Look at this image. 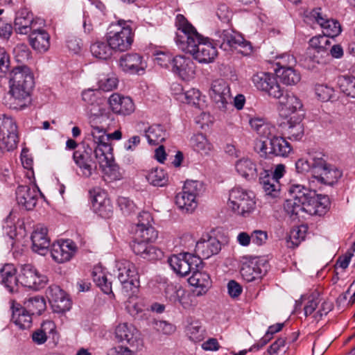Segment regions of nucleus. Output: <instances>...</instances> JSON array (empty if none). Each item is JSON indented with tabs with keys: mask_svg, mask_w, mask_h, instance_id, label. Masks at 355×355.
Returning <instances> with one entry per match:
<instances>
[{
	"mask_svg": "<svg viewBox=\"0 0 355 355\" xmlns=\"http://www.w3.org/2000/svg\"><path fill=\"white\" fill-rule=\"evenodd\" d=\"M338 84L343 93L348 96L355 98V77L343 76L339 78Z\"/></svg>",
	"mask_w": 355,
	"mask_h": 355,
	"instance_id": "49",
	"label": "nucleus"
},
{
	"mask_svg": "<svg viewBox=\"0 0 355 355\" xmlns=\"http://www.w3.org/2000/svg\"><path fill=\"white\" fill-rule=\"evenodd\" d=\"M71 304L69 298L64 293L56 299V300H53V303L51 304V306L54 312L64 313L70 309Z\"/></svg>",
	"mask_w": 355,
	"mask_h": 355,
	"instance_id": "54",
	"label": "nucleus"
},
{
	"mask_svg": "<svg viewBox=\"0 0 355 355\" xmlns=\"http://www.w3.org/2000/svg\"><path fill=\"white\" fill-rule=\"evenodd\" d=\"M202 266L198 268V270H193L191 276L188 279V282L191 286L200 288L198 295L205 293L211 284L209 275L202 272Z\"/></svg>",
	"mask_w": 355,
	"mask_h": 355,
	"instance_id": "33",
	"label": "nucleus"
},
{
	"mask_svg": "<svg viewBox=\"0 0 355 355\" xmlns=\"http://www.w3.org/2000/svg\"><path fill=\"white\" fill-rule=\"evenodd\" d=\"M172 71L182 80L189 81L195 78L196 66L189 57L177 55L172 59Z\"/></svg>",
	"mask_w": 355,
	"mask_h": 355,
	"instance_id": "17",
	"label": "nucleus"
},
{
	"mask_svg": "<svg viewBox=\"0 0 355 355\" xmlns=\"http://www.w3.org/2000/svg\"><path fill=\"white\" fill-rule=\"evenodd\" d=\"M289 197L285 200L284 209L291 216L304 217L323 216L329 209L330 200L328 196L316 194L304 185L293 184L288 189Z\"/></svg>",
	"mask_w": 355,
	"mask_h": 355,
	"instance_id": "1",
	"label": "nucleus"
},
{
	"mask_svg": "<svg viewBox=\"0 0 355 355\" xmlns=\"http://www.w3.org/2000/svg\"><path fill=\"white\" fill-rule=\"evenodd\" d=\"M309 18L320 25L322 29L323 35L327 37L334 38L341 32V26L338 21L327 17L320 8L313 10L310 12Z\"/></svg>",
	"mask_w": 355,
	"mask_h": 355,
	"instance_id": "16",
	"label": "nucleus"
},
{
	"mask_svg": "<svg viewBox=\"0 0 355 355\" xmlns=\"http://www.w3.org/2000/svg\"><path fill=\"white\" fill-rule=\"evenodd\" d=\"M50 36L44 29H35L30 32L29 42L31 46L36 51L46 52L50 46Z\"/></svg>",
	"mask_w": 355,
	"mask_h": 355,
	"instance_id": "30",
	"label": "nucleus"
},
{
	"mask_svg": "<svg viewBox=\"0 0 355 355\" xmlns=\"http://www.w3.org/2000/svg\"><path fill=\"white\" fill-rule=\"evenodd\" d=\"M132 24L130 20L119 19L112 24L107 40L112 50L125 51L130 48L134 35Z\"/></svg>",
	"mask_w": 355,
	"mask_h": 355,
	"instance_id": "5",
	"label": "nucleus"
},
{
	"mask_svg": "<svg viewBox=\"0 0 355 355\" xmlns=\"http://www.w3.org/2000/svg\"><path fill=\"white\" fill-rule=\"evenodd\" d=\"M118 205L124 214H129L135 209V204L128 198L119 197L118 198Z\"/></svg>",
	"mask_w": 355,
	"mask_h": 355,
	"instance_id": "64",
	"label": "nucleus"
},
{
	"mask_svg": "<svg viewBox=\"0 0 355 355\" xmlns=\"http://www.w3.org/2000/svg\"><path fill=\"white\" fill-rule=\"evenodd\" d=\"M157 237V232L153 226L137 227L135 239L150 243Z\"/></svg>",
	"mask_w": 355,
	"mask_h": 355,
	"instance_id": "48",
	"label": "nucleus"
},
{
	"mask_svg": "<svg viewBox=\"0 0 355 355\" xmlns=\"http://www.w3.org/2000/svg\"><path fill=\"white\" fill-rule=\"evenodd\" d=\"M227 204L236 214L248 217L256 208L255 196L252 191L239 187H234L230 191Z\"/></svg>",
	"mask_w": 355,
	"mask_h": 355,
	"instance_id": "6",
	"label": "nucleus"
},
{
	"mask_svg": "<svg viewBox=\"0 0 355 355\" xmlns=\"http://www.w3.org/2000/svg\"><path fill=\"white\" fill-rule=\"evenodd\" d=\"M150 184L154 186L162 187L168 181L167 173L162 168L152 169L146 176Z\"/></svg>",
	"mask_w": 355,
	"mask_h": 355,
	"instance_id": "47",
	"label": "nucleus"
},
{
	"mask_svg": "<svg viewBox=\"0 0 355 355\" xmlns=\"http://www.w3.org/2000/svg\"><path fill=\"white\" fill-rule=\"evenodd\" d=\"M200 92L198 89L191 88L179 95L178 99L183 103L198 105L200 101Z\"/></svg>",
	"mask_w": 355,
	"mask_h": 355,
	"instance_id": "52",
	"label": "nucleus"
},
{
	"mask_svg": "<svg viewBox=\"0 0 355 355\" xmlns=\"http://www.w3.org/2000/svg\"><path fill=\"white\" fill-rule=\"evenodd\" d=\"M191 146L194 150L202 155H207L212 150V145L202 133L193 135L190 140Z\"/></svg>",
	"mask_w": 355,
	"mask_h": 355,
	"instance_id": "43",
	"label": "nucleus"
},
{
	"mask_svg": "<svg viewBox=\"0 0 355 355\" xmlns=\"http://www.w3.org/2000/svg\"><path fill=\"white\" fill-rule=\"evenodd\" d=\"M94 282L101 288L103 293L110 294L112 293V284L108 282L105 275L101 271H93Z\"/></svg>",
	"mask_w": 355,
	"mask_h": 355,
	"instance_id": "50",
	"label": "nucleus"
},
{
	"mask_svg": "<svg viewBox=\"0 0 355 355\" xmlns=\"http://www.w3.org/2000/svg\"><path fill=\"white\" fill-rule=\"evenodd\" d=\"M15 58L18 62H24L31 56V51L27 45L24 44H17L13 50Z\"/></svg>",
	"mask_w": 355,
	"mask_h": 355,
	"instance_id": "59",
	"label": "nucleus"
},
{
	"mask_svg": "<svg viewBox=\"0 0 355 355\" xmlns=\"http://www.w3.org/2000/svg\"><path fill=\"white\" fill-rule=\"evenodd\" d=\"M216 15L221 21L227 23L232 18V12L226 4L220 3L217 8Z\"/></svg>",
	"mask_w": 355,
	"mask_h": 355,
	"instance_id": "63",
	"label": "nucleus"
},
{
	"mask_svg": "<svg viewBox=\"0 0 355 355\" xmlns=\"http://www.w3.org/2000/svg\"><path fill=\"white\" fill-rule=\"evenodd\" d=\"M209 95L220 109L225 108L229 101L231 100L229 85L223 79H217L212 82Z\"/></svg>",
	"mask_w": 355,
	"mask_h": 355,
	"instance_id": "19",
	"label": "nucleus"
},
{
	"mask_svg": "<svg viewBox=\"0 0 355 355\" xmlns=\"http://www.w3.org/2000/svg\"><path fill=\"white\" fill-rule=\"evenodd\" d=\"M16 269L12 264H5L0 269V277L1 282L10 293L15 291L18 279L15 276Z\"/></svg>",
	"mask_w": 355,
	"mask_h": 355,
	"instance_id": "36",
	"label": "nucleus"
},
{
	"mask_svg": "<svg viewBox=\"0 0 355 355\" xmlns=\"http://www.w3.org/2000/svg\"><path fill=\"white\" fill-rule=\"evenodd\" d=\"M203 184L200 181L187 180L182 191L175 196V203L183 212L191 213L197 207L196 197L203 191Z\"/></svg>",
	"mask_w": 355,
	"mask_h": 355,
	"instance_id": "9",
	"label": "nucleus"
},
{
	"mask_svg": "<svg viewBox=\"0 0 355 355\" xmlns=\"http://www.w3.org/2000/svg\"><path fill=\"white\" fill-rule=\"evenodd\" d=\"M279 110L286 116L297 114L304 116L303 103L302 100L293 93H286L279 98Z\"/></svg>",
	"mask_w": 355,
	"mask_h": 355,
	"instance_id": "23",
	"label": "nucleus"
},
{
	"mask_svg": "<svg viewBox=\"0 0 355 355\" xmlns=\"http://www.w3.org/2000/svg\"><path fill=\"white\" fill-rule=\"evenodd\" d=\"M92 136L95 144L109 142V137L106 134L105 130L98 126L93 128L92 130Z\"/></svg>",
	"mask_w": 355,
	"mask_h": 355,
	"instance_id": "62",
	"label": "nucleus"
},
{
	"mask_svg": "<svg viewBox=\"0 0 355 355\" xmlns=\"http://www.w3.org/2000/svg\"><path fill=\"white\" fill-rule=\"evenodd\" d=\"M33 23V14L26 8H22L16 13L15 30L19 34H28L32 31Z\"/></svg>",
	"mask_w": 355,
	"mask_h": 355,
	"instance_id": "31",
	"label": "nucleus"
},
{
	"mask_svg": "<svg viewBox=\"0 0 355 355\" xmlns=\"http://www.w3.org/2000/svg\"><path fill=\"white\" fill-rule=\"evenodd\" d=\"M254 85L259 89L267 93L270 96L279 98L284 92L273 74L259 72L252 78Z\"/></svg>",
	"mask_w": 355,
	"mask_h": 355,
	"instance_id": "13",
	"label": "nucleus"
},
{
	"mask_svg": "<svg viewBox=\"0 0 355 355\" xmlns=\"http://www.w3.org/2000/svg\"><path fill=\"white\" fill-rule=\"evenodd\" d=\"M18 141L17 126L13 118L0 115V157L6 151L17 147Z\"/></svg>",
	"mask_w": 355,
	"mask_h": 355,
	"instance_id": "10",
	"label": "nucleus"
},
{
	"mask_svg": "<svg viewBox=\"0 0 355 355\" xmlns=\"http://www.w3.org/2000/svg\"><path fill=\"white\" fill-rule=\"evenodd\" d=\"M99 89L104 92H110L116 88L118 79L114 75L103 77L98 83Z\"/></svg>",
	"mask_w": 355,
	"mask_h": 355,
	"instance_id": "58",
	"label": "nucleus"
},
{
	"mask_svg": "<svg viewBox=\"0 0 355 355\" xmlns=\"http://www.w3.org/2000/svg\"><path fill=\"white\" fill-rule=\"evenodd\" d=\"M315 92L319 99L322 101H328L334 95V90L326 85L318 84L315 87Z\"/></svg>",
	"mask_w": 355,
	"mask_h": 355,
	"instance_id": "57",
	"label": "nucleus"
},
{
	"mask_svg": "<svg viewBox=\"0 0 355 355\" xmlns=\"http://www.w3.org/2000/svg\"><path fill=\"white\" fill-rule=\"evenodd\" d=\"M55 329V325L52 321H46L42 323L41 329L35 331L32 334V339L37 345L44 343L47 340V334H53Z\"/></svg>",
	"mask_w": 355,
	"mask_h": 355,
	"instance_id": "41",
	"label": "nucleus"
},
{
	"mask_svg": "<svg viewBox=\"0 0 355 355\" xmlns=\"http://www.w3.org/2000/svg\"><path fill=\"white\" fill-rule=\"evenodd\" d=\"M24 307L33 315H40L46 309V302L39 295L30 297L24 300Z\"/></svg>",
	"mask_w": 355,
	"mask_h": 355,
	"instance_id": "42",
	"label": "nucleus"
},
{
	"mask_svg": "<svg viewBox=\"0 0 355 355\" xmlns=\"http://www.w3.org/2000/svg\"><path fill=\"white\" fill-rule=\"evenodd\" d=\"M175 293L174 302H178L184 309H190L196 305L193 300V297L186 294L184 291L177 290Z\"/></svg>",
	"mask_w": 355,
	"mask_h": 355,
	"instance_id": "55",
	"label": "nucleus"
},
{
	"mask_svg": "<svg viewBox=\"0 0 355 355\" xmlns=\"http://www.w3.org/2000/svg\"><path fill=\"white\" fill-rule=\"evenodd\" d=\"M259 182L266 196L275 198L279 196L281 185L279 181L270 178V171L263 170L259 175Z\"/></svg>",
	"mask_w": 355,
	"mask_h": 355,
	"instance_id": "32",
	"label": "nucleus"
},
{
	"mask_svg": "<svg viewBox=\"0 0 355 355\" xmlns=\"http://www.w3.org/2000/svg\"><path fill=\"white\" fill-rule=\"evenodd\" d=\"M306 230V228L304 226L293 228L286 239L287 246L291 248L297 247L305 239Z\"/></svg>",
	"mask_w": 355,
	"mask_h": 355,
	"instance_id": "46",
	"label": "nucleus"
},
{
	"mask_svg": "<svg viewBox=\"0 0 355 355\" xmlns=\"http://www.w3.org/2000/svg\"><path fill=\"white\" fill-rule=\"evenodd\" d=\"M276 64L277 69H284L286 67H293L296 63V60L293 55L288 53H284L276 57Z\"/></svg>",
	"mask_w": 355,
	"mask_h": 355,
	"instance_id": "61",
	"label": "nucleus"
},
{
	"mask_svg": "<svg viewBox=\"0 0 355 355\" xmlns=\"http://www.w3.org/2000/svg\"><path fill=\"white\" fill-rule=\"evenodd\" d=\"M24 307L12 306V320L21 329H28L32 323V315Z\"/></svg>",
	"mask_w": 355,
	"mask_h": 355,
	"instance_id": "38",
	"label": "nucleus"
},
{
	"mask_svg": "<svg viewBox=\"0 0 355 355\" xmlns=\"http://www.w3.org/2000/svg\"><path fill=\"white\" fill-rule=\"evenodd\" d=\"M330 45L331 41L326 35H319L312 37L309 41L308 51L310 59L318 64L322 63L323 58L329 55Z\"/></svg>",
	"mask_w": 355,
	"mask_h": 355,
	"instance_id": "18",
	"label": "nucleus"
},
{
	"mask_svg": "<svg viewBox=\"0 0 355 355\" xmlns=\"http://www.w3.org/2000/svg\"><path fill=\"white\" fill-rule=\"evenodd\" d=\"M101 168L111 180H120L122 178L119 167L114 163V159H112L106 166H101Z\"/></svg>",
	"mask_w": 355,
	"mask_h": 355,
	"instance_id": "56",
	"label": "nucleus"
},
{
	"mask_svg": "<svg viewBox=\"0 0 355 355\" xmlns=\"http://www.w3.org/2000/svg\"><path fill=\"white\" fill-rule=\"evenodd\" d=\"M37 190L35 187L21 185L16 190V200L19 205L26 210L33 209L37 201Z\"/></svg>",
	"mask_w": 355,
	"mask_h": 355,
	"instance_id": "26",
	"label": "nucleus"
},
{
	"mask_svg": "<svg viewBox=\"0 0 355 355\" xmlns=\"http://www.w3.org/2000/svg\"><path fill=\"white\" fill-rule=\"evenodd\" d=\"M47 228L43 225H37L31 236L32 249L41 255H45L49 251L50 239L47 235Z\"/></svg>",
	"mask_w": 355,
	"mask_h": 355,
	"instance_id": "27",
	"label": "nucleus"
},
{
	"mask_svg": "<svg viewBox=\"0 0 355 355\" xmlns=\"http://www.w3.org/2000/svg\"><path fill=\"white\" fill-rule=\"evenodd\" d=\"M220 47L225 50L230 49H238V51L244 55H250L252 52V46L250 42L231 30H224L220 35Z\"/></svg>",
	"mask_w": 355,
	"mask_h": 355,
	"instance_id": "14",
	"label": "nucleus"
},
{
	"mask_svg": "<svg viewBox=\"0 0 355 355\" xmlns=\"http://www.w3.org/2000/svg\"><path fill=\"white\" fill-rule=\"evenodd\" d=\"M318 152H315L309 154V159H299L295 163V168L297 173H304L311 171L312 176H313V157L315 156Z\"/></svg>",
	"mask_w": 355,
	"mask_h": 355,
	"instance_id": "51",
	"label": "nucleus"
},
{
	"mask_svg": "<svg viewBox=\"0 0 355 355\" xmlns=\"http://www.w3.org/2000/svg\"><path fill=\"white\" fill-rule=\"evenodd\" d=\"M235 168L239 174L248 180L255 179L258 175L256 164L248 157H242L237 160Z\"/></svg>",
	"mask_w": 355,
	"mask_h": 355,
	"instance_id": "34",
	"label": "nucleus"
},
{
	"mask_svg": "<svg viewBox=\"0 0 355 355\" xmlns=\"http://www.w3.org/2000/svg\"><path fill=\"white\" fill-rule=\"evenodd\" d=\"M251 128L257 132L259 137L270 138V150L272 155L287 157L292 150L290 144L284 138L276 135V128L262 119L255 118L250 121Z\"/></svg>",
	"mask_w": 355,
	"mask_h": 355,
	"instance_id": "4",
	"label": "nucleus"
},
{
	"mask_svg": "<svg viewBox=\"0 0 355 355\" xmlns=\"http://www.w3.org/2000/svg\"><path fill=\"white\" fill-rule=\"evenodd\" d=\"M18 281L24 286L39 290L43 288L48 282L47 277L40 275L31 264L21 266Z\"/></svg>",
	"mask_w": 355,
	"mask_h": 355,
	"instance_id": "15",
	"label": "nucleus"
},
{
	"mask_svg": "<svg viewBox=\"0 0 355 355\" xmlns=\"http://www.w3.org/2000/svg\"><path fill=\"white\" fill-rule=\"evenodd\" d=\"M133 252L143 259L150 261L157 260L162 257V252L148 242L135 239L131 243Z\"/></svg>",
	"mask_w": 355,
	"mask_h": 355,
	"instance_id": "28",
	"label": "nucleus"
},
{
	"mask_svg": "<svg viewBox=\"0 0 355 355\" xmlns=\"http://www.w3.org/2000/svg\"><path fill=\"white\" fill-rule=\"evenodd\" d=\"M313 176L319 183L334 186L343 176V172L338 168L329 164L322 153H317L313 157Z\"/></svg>",
	"mask_w": 355,
	"mask_h": 355,
	"instance_id": "7",
	"label": "nucleus"
},
{
	"mask_svg": "<svg viewBox=\"0 0 355 355\" xmlns=\"http://www.w3.org/2000/svg\"><path fill=\"white\" fill-rule=\"evenodd\" d=\"M303 116L298 115L293 120L292 117L288 121L286 129L288 137L291 139L300 140L304 135V126L302 124Z\"/></svg>",
	"mask_w": 355,
	"mask_h": 355,
	"instance_id": "40",
	"label": "nucleus"
},
{
	"mask_svg": "<svg viewBox=\"0 0 355 355\" xmlns=\"http://www.w3.org/2000/svg\"><path fill=\"white\" fill-rule=\"evenodd\" d=\"M121 68L126 72L140 74L144 72L146 67L142 57L137 53H128L122 55L119 59Z\"/></svg>",
	"mask_w": 355,
	"mask_h": 355,
	"instance_id": "29",
	"label": "nucleus"
},
{
	"mask_svg": "<svg viewBox=\"0 0 355 355\" xmlns=\"http://www.w3.org/2000/svg\"><path fill=\"white\" fill-rule=\"evenodd\" d=\"M10 107L24 108L29 102L31 92L34 86V79L31 69L26 65L15 67L9 77Z\"/></svg>",
	"mask_w": 355,
	"mask_h": 355,
	"instance_id": "3",
	"label": "nucleus"
},
{
	"mask_svg": "<svg viewBox=\"0 0 355 355\" xmlns=\"http://www.w3.org/2000/svg\"><path fill=\"white\" fill-rule=\"evenodd\" d=\"M220 250V243L216 237L205 234L196 243L195 252L200 258L208 259L218 254Z\"/></svg>",
	"mask_w": 355,
	"mask_h": 355,
	"instance_id": "22",
	"label": "nucleus"
},
{
	"mask_svg": "<svg viewBox=\"0 0 355 355\" xmlns=\"http://www.w3.org/2000/svg\"><path fill=\"white\" fill-rule=\"evenodd\" d=\"M266 268L265 264L261 263L258 258H252L243 263L241 268V275L245 281L250 282L257 279H261L265 275Z\"/></svg>",
	"mask_w": 355,
	"mask_h": 355,
	"instance_id": "24",
	"label": "nucleus"
},
{
	"mask_svg": "<svg viewBox=\"0 0 355 355\" xmlns=\"http://www.w3.org/2000/svg\"><path fill=\"white\" fill-rule=\"evenodd\" d=\"M268 141H270V138L259 137V139L255 142L254 150L261 157L266 158L269 155H272V153L268 152L270 150Z\"/></svg>",
	"mask_w": 355,
	"mask_h": 355,
	"instance_id": "53",
	"label": "nucleus"
},
{
	"mask_svg": "<svg viewBox=\"0 0 355 355\" xmlns=\"http://www.w3.org/2000/svg\"><path fill=\"white\" fill-rule=\"evenodd\" d=\"M90 51L94 57L101 60H107L111 57L112 49L108 43L97 42L92 44Z\"/></svg>",
	"mask_w": 355,
	"mask_h": 355,
	"instance_id": "45",
	"label": "nucleus"
},
{
	"mask_svg": "<svg viewBox=\"0 0 355 355\" xmlns=\"http://www.w3.org/2000/svg\"><path fill=\"white\" fill-rule=\"evenodd\" d=\"M73 159L83 177L89 178L96 173L97 165L94 159L93 148L89 145L75 150Z\"/></svg>",
	"mask_w": 355,
	"mask_h": 355,
	"instance_id": "12",
	"label": "nucleus"
},
{
	"mask_svg": "<svg viewBox=\"0 0 355 355\" xmlns=\"http://www.w3.org/2000/svg\"><path fill=\"white\" fill-rule=\"evenodd\" d=\"M277 76L279 80L286 85L297 84L301 78L300 74L293 67H286L284 69H277L275 70Z\"/></svg>",
	"mask_w": 355,
	"mask_h": 355,
	"instance_id": "39",
	"label": "nucleus"
},
{
	"mask_svg": "<svg viewBox=\"0 0 355 355\" xmlns=\"http://www.w3.org/2000/svg\"><path fill=\"white\" fill-rule=\"evenodd\" d=\"M115 337L119 342L138 347L142 343L139 331L131 324L121 323L115 329Z\"/></svg>",
	"mask_w": 355,
	"mask_h": 355,
	"instance_id": "20",
	"label": "nucleus"
},
{
	"mask_svg": "<svg viewBox=\"0 0 355 355\" xmlns=\"http://www.w3.org/2000/svg\"><path fill=\"white\" fill-rule=\"evenodd\" d=\"M117 278L121 283L122 292L126 295L136 293L139 286V276L134 263L122 259L116 261Z\"/></svg>",
	"mask_w": 355,
	"mask_h": 355,
	"instance_id": "8",
	"label": "nucleus"
},
{
	"mask_svg": "<svg viewBox=\"0 0 355 355\" xmlns=\"http://www.w3.org/2000/svg\"><path fill=\"white\" fill-rule=\"evenodd\" d=\"M93 204L99 214L104 218H109L112 213V205L104 191L98 192L94 196Z\"/></svg>",
	"mask_w": 355,
	"mask_h": 355,
	"instance_id": "35",
	"label": "nucleus"
},
{
	"mask_svg": "<svg viewBox=\"0 0 355 355\" xmlns=\"http://www.w3.org/2000/svg\"><path fill=\"white\" fill-rule=\"evenodd\" d=\"M176 26V42L180 49L193 55L200 63L214 61L218 54L216 47L208 39L202 38L182 15H177Z\"/></svg>",
	"mask_w": 355,
	"mask_h": 355,
	"instance_id": "2",
	"label": "nucleus"
},
{
	"mask_svg": "<svg viewBox=\"0 0 355 355\" xmlns=\"http://www.w3.org/2000/svg\"><path fill=\"white\" fill-rule=\"evenodd\" d=\"M168 261L172 270L181 277H185L193 270L201 268L202 263V258L188 252L173 254Z\"/></svg>",
	"mask_w": 355,
	"mask_h": 355,
	"instance_id": "11",
	"label": "nucleus"
},
{
	"mask_svg": "<svg viewBox=\"0 0 355 355\" xmlns=\"http://www.w3.org/2000/svg\"><path fill=\"white\" fill-rule=\"evenodd\" d=\"M96 146L93 149L94 159L98 163L100 167L101 166H106L107 163H110L113 159L112 153V147L108 142L105 144H96Z\"/></svg>",
	"mask_w": 355,
	"mask_h": 355,
	"instance_id": "37",
	"label": "nucleus"
},
{
	"mask_svg": "<svg viewBox=\"0 0 355 355\" xmlns=\"http://www.w3.org/2000/svg\"><path fill=\"white\" fill-rule=\"evenodd\" d=\"M166 132L160 125H151L146 132V137L150 144L159 145L166 137Z\"/></svg>",
	"mask_w": 355,
	"mask_h": 355,
	"instance_id": "44",
	"label": "nucleus"
},
{
	"mask_svg": "<svg viewBox=\"0 0 355 355\" xmlns=\"http://www.w3.org/2000/svg\"><path fill=\"white\" fill-rule=\"evenodd\" d=\"M320 299L319 295L317 293H313L307 297V303L304 306V315L308 316L312 314L318 307Z\"/></svg>",
	"mask_w": 355,
	"mask_h": 355,
	"instance_id": "60",
	"label": "nucleus"
},
{
	"mask_svg": "<svg viewBox=\"0 0 355 355\" xmlns=\"http://www.w3.org/2000/svg\"><path fill=\"white\" fill-rule=\"evenodd\" d=\"M76 252V245L71 240L58 241L53 243L51 248V255L58 263L68 261Z\"/></svg>",
	"mask_w": 355,
	"mask_h": 355,
	"instance_id": "21",
	"label": "nucleus"
},
{
	"mask_svg": "<svg viewBox=\"0 0 355 355\" xmlns=\"http://www.w3.org/2000/svg\"><path fill=\"white\" fill-rule=\"evenodd\" d=\"M112 111L116 114L128 116L134 112L135 105L131 98L121 96L118 93L112 94L108 99Z\"/></svg>",
	"mask_w": 355,
	"mask_h": 355,
	"instance_id": "25",
	"label": "nucleus"
}]
</instances>
